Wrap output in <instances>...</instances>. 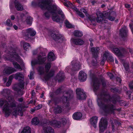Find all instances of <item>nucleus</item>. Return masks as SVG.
I'll use <instances>...</instances> for the list:
<instances>
[{"label":"nucleus","mask_w":133,"mask_h":133,"mask_svg":"<svg viewBox=\"0 0 133 133\" xmlns=\"http://www.w3.org/2000/svg\"><path fill=\"white\" fill-rule=\"evenodd\" d=\"M53 0H40L37 2H33L34 6L37 5L43 9H46L48 11L44 13L45 16L49 18L51 14L53 20L56 22L62 21L64 18V15L62 10L58 9L56 4H52Z\"/></svg>","instance_id":"1"},{"label":"nucleus","mask_w":133,"mask_h":133,"mask_svg":"<svg viewBox=\"0 0 133 133\" xmlns=\"http://www.w3.org/2000/svg\"><path fill=\"white\" fill-rule=\"evenodd\" d=\"M17 104V102L12 96H8L5 100L3 98L0 99V105L2 106L4 105L3 110L5 112L6 117L8 116L12 112L15 116L19 115L22 116L23 115L21 107Z\"/></svg>","instance_id":"2"},{"label":"nucleus","mask_w":133,"mask_h":133,"mask_svg":"<svg viewBox=\"0 0 133 133\" xmlns=\"http://www.w3.org/2000/svg\"><path fill=\"white\" fill-rule=\"evenodd\" d=\"M97 102L98 106L106 113H112L115 109V106L111 103L115 104L116 102V98L114 97H111L109 95L105 92L98 95Z\"/></svg>","instance_id":"3"},{"label":"nucleus","mask_w":133,"mask_h":133,"mask_svg":"<svg viewBox=\"0 0 133 133\" xmlns=\"http://www.w3.org/2000/svg\"><path fill=\"white\" fill-rule=\"evenodd\" d=\"M18 50L17 49H11L9 52L6 51V54L4 56V58L6 60H10L13 62V64L14 67L20 70H21L22 69L20 66L16 62H14V61H16L20 62L22 60L18 55Z\"/></svg>","instance_id":"4"},{"label":"nucleus","mask_w":133,"mask_h":133,"mask_svg":"<svg viewBox=\"0 0 133 133\" xmlns=\"http://www.w3.org/2000/svg\"><path fill=\"white\" fill-rule=\"evenodd\" d=\"M13 78L18 80L19 82V83L15 84L12 87L14 90L16 91V95L19 96H21L23 94V92L20 89H23L24 87V83L23 81L24 76L23 74L21 72H18L15 74L12 75Z\"/></svg>","instance_id":"5"},{"label":"nucleus","mask_w":133,"mask_h":133,"mask_svg":"<svg viewBox=\"0 0 133 133\" xmlns=\"http://www.w3.org/2000/svg\"><path fill=\"white\" fill-rule=\"evenodd\" d=\"M71 66H68L66 68V70L68 72L70 73L72 75L76 71L80 69L81 65L76 60H73L71 62Z\"/></svg>","instance_id":"6"},{"label":"nucleus","mask_w":133,"mask_h":133,"mask_svg":"<svg viewBox=\"0 0 133 133\" xmlns=\"http://www.w3.org/2000/svg\"><path fill=\"white\" fill-rule=\"evenodd\" d=\"M111 50L112 52L114 53L119 57L124 56L125 54L128 53L129 51L131 54L133 53V50L129 48L128 49L126 50L123 48H122L119 50L117 48H113Z\"/></svg>","instance_id":"7"},{"label":"nucleus","mask_w":133,"mask_h":133,"mask_svg":"<svg viewBox=\"0 0 133 133\" xmlns=\"http://www.w3.org/2000/svg\"><path fill=\"white\" fill-rule=\"evenodd\" d=\"M36 33L34 30L31 28H29L25 31H23L22 32L23 37L26 39L30 38L31 36H34Z\"/></svg>","instance_id":"8"},{"label":"nucleus","mask_w":133,"mask_h":133,"mask_svg":"<svg viewBox=\"0 0 133 133\" xmlns=\"http://www.w3.org/2000/svg\"><path fill=\"white\" fill-rule=\"evenodd\" d=\"M72 91H69L68 92L65 91L64 92V96L62 97L63 99V101L64 102V104L65 106L66 107H68L69 106V98H70L72 95Z\"/></svg>","instance_id":"9"},{"label":"nucleus","mask_w":133,"mask_h":133,"mask_svg":"<svg viewBox=\"0 0 133 133\" xmlns=\"http://www.w3.org/2000/svg\"><path fill=\"white\" fill-rule=\"evenodd\" d=\"M99 48H91V52L93 54V57L92 58L93 60L91 63L92 65L94 66H95L97 64V59L96 58L97 56L98 51L99 50Z\"/></svg>","instance_id":"10"},{"label":"nucleus","mask_w":133,"mask_h":133,"mask_svg":"<svg viewBox=\"0 0 133 133\" xmlns=\"http://www.w3.org/2000/svg\"><path fill=\"white\" fill-rule=\"evenodd\" d=\"M46 59V56L44 55L42 56L39 55L37 60H32L31 61V65L32 66L37 64H43Z\"/></svg>","instance_id":"11"},{"label":"nucleus","mask_w":133,"mask_h":133,"mask_svg":"<svg viewBox=\"0 0 133 133\" xmlns=\"http://www.w3.org/2000/svg\"><path fill=\"white\" fill-rule=\"evenodd\" d=\"M107 126V122L105 118H102L99 123V127L100 133L103 132Z\"/></svg>","instance_id":"12"},{"label":"nucleus","mask_w":133,"mask_h":133,"mask_svg":"<svg viewBox=\"0 0 133 133\" xmlns=\"http://www.w3.org/2000/svg\"><path fill=\"white\" fill-rule=\"evenodd\" d=\"M77 98L79 100L85 99L86 98V95L83 90L81 88H78L76 90Z\"/></svg>","instance_id":"13"},{"label":"nucleus","mask_w":133,"mask_h":133,"mask_svg":"<svg viewBox=\"0 0 133 133\" xmlns=\"http://www.w3.org/2000/svg\"><path fill=\"white\" fill-rule=\"evenodd\" d=\"M51 35L53 39L58 42H61L63 40V37L58 33H52Z\"/></svg>","instance_id":"14"},{"label":"nucleus","mask_w":133,"mask_h":133,"mask_svg":"<svg viewBox=\"0 0 133 133\" xmlns=\"http://www.w3.org/2000/svg\"><path fill=\"white\" fill-rule=\"evenodd\" d=\"M71 41L72 43L76 45H81L84 43V41L82 39L79 38H72Z\"/></svg>","instance_id":"15"},{"label":"nucleus","mask_w":133,"mask_h":133,"mask_svg":"<svg viewBox=\"0 0 133 133\" xmlns=\"http://www.w3.org/2000/svg\"><path fill=\"white\" fill-rule=\"evenodd\" d=\"M16 71V70L13 68L7 66L6 67L3 72L6 74L9 75Z\"/></svg>","instance_id":"16"},{"label":"nucleus","mask_w":133,"mask_h":133,"mask_svg":"<svg viewBox=\"0 0 133 133\" xmlns=\"http://www.w3.org/2000/svg\"><path fill=\"white\" fill-rule=\"evenodd\" d=\"M87 78V75L85 72L82 71L79 72L78 78L81 81H84L86 80Z\"/></svg>","instance_id":"17"},{"label":"nucleus","mask_w":133,"mask_h":133,"mask_svg":"<svg viewBox=\"0 0 133 133\" xmlns=\"http://www.w3.org/2000/svg\"><path fill=\"white\" fill-rule=\"evenodd\" d=\"M93 82L94 90L95 91L99 88V81L98 78H95L93 79Z\"/></svg>","instance_id":"18"},{"label":"nucleus","mask_w":133,"mask_h":133,"mask_svg":"<svg viewBox=\"0 0 133 133\" xmlns=\"http://www.w3.org/2000/svg\"><path fill=\"white\" fill-rule=\"evenodd\" d=\"M61 123L60 121H57L56 120H54L52 121H47L46 122V124L50 125L54 127H59Z\"/></svg>","instance_id":"19"},{"label":"nucleus","mask_w":133,"mask_h":133,"mask_svg":"<svg viewBox=\"0 0 133 133\" xmlns=\"http://www.w3.org/2000/svg\"><path fill=\"white\" fill-rule=\"evenodd\" d=\"M80 10L82 12H83L86 14L87 17V20L90 21L91 22L95 21L96 20V17L94 16H89L86 14L87 13V11L84 8L81 9Z\"/></svg>","instance_id":"20"},{"label":"nucleus","mask_w":133,"mask_h":133,"mask_svg":"<svg viewBox=\"0 0 133 133\" xmlns=\"http://www.w3.org/2000/svg\"><path fill=\"white\" fill-rule=\"evenodd\" d=\"M96 15H97L96 21L97 22L100 23L103 19L104 16L99 10H97L96 12Z\"/></svg>","instance_id":"21"},{"label":"nucleus","mask_w":133,"mask_h":133,"mask_svg":"<svg viewBox=\"0 0 133 133\" xmlns=\"http://www.w3.org/2000/svg\"><path fill=\"white\" fill-rule=\"evenodd\" d=\"M64 107L61 105L56 106L54 108V111L56 114L60 113L63 110Z\"/></svg>","instance_id":"22"},{"label":"nucleus","mask_w":133,"mask_h":133,"mask_svg":"<svg viewBox=\"0 0 133 133\" xmlns=\"http://www.w3.org/2000/svg\"><path fill=\"white\" fill-rule=\"evenodd\" d=\"M43 133H55L54 130L50 127H46L43 128Z\"/></svg>","instance_id":"23"},{"label":"nucleus","mask_w":133,"mask_h":133,"mask_svg":"<svg viewBox=\"0 0 133 133\" xmlns=\"http://www.w3.org/2000/svg\"><path fill=\"white\" fill-rule=\"evenodd\" d=\"M126 26H124L120 31V35L122 36H126L128 32Z\"/></svg>","instance_id":"24"},{"label":"nucleus","mask_w":133,"mask_h":133,"mask_svg":"<svg viewBox=\"0 0 133 133\" xmlns=\"http://www.w3.org/2000/svg\"><path fill=\"white\" fill-rule=\"evenodd\" d=\"M15 7L18 11H22L23 9L22 5L17 1H15L14 2Z\"/></svg>","instance_id":"25"},{"label":"nucleus","mask_w":133,"mask_h":133,"mask_svg":"<svg viewBox=\"0 0 133 133\" xmlns=\"http://www.w3.org/2000/svg\"><path fill=\"white\" fill-rule=\"evenodd\" d=\"M98 120V118L96 116H94L91 118L90 122L91 124L95 128L96 127V124Z\"/></svg>","instance_id":"26"},{"label":"nucleus","mask_w":133,"mask_h":133,"mask_svg":"<svg viewBox=\"0 0 133 133\" xmlns=\"http://www.w3.org/2000/svg\"><path fill=\"white\" fill-rule=\"evenodd\" d=\"M82 115L81 113L77 112L73 114L72 117L75 120H78L82 118Z\"/></svg>","instance_id":"27"},{"label":"nucleus","mask_w":133,"mask_h":133,"mask_svg":"<svg viewBox=\"0 0 133 133\" xmlns=\"http://www.w3.org/2000/svg\"><path fill=\"white\" fill-rule=\"evenodd\" d=\"M48 60L49 61H52L55 60L56 57L54 53L52 52H49L48 55Z\"/></svg>","instance_id":"28"},{"label":"nucleus","mask_w":133,"mask_h":133,"mask_svg":"<svg viewBox=\"0 0 133 133\" xmlns=\"http://www.w3.org/2000/svg\"><path fill=\"white\" fill-rule=\"evenodd\" d=\"M11 91L9 89H4L1 91V94L4 96H8L11 92Z\"/></svg>","instance_id":"29"},{"label":"nucleus","mask_w":133,"mask_h":133,"mask_svg":"<svg viewBox=\"0 0 133 133\" xmlns=\"http://www.w3.org/2000/svg\"><path fill=\"white\" fill-rule=\"evenodd\" d=\"M21 45L23 46L24 49L26 50L30 47V45L28 43L22 41L21 43Z\"/></svg>","instance_id":"30"},{"label":"nucleus","mask_w":133,"mask_h":133,"mask_svg":"<svg viewBox=\"0 0 133 133\" xmlns=\"http://www.w3.org/2000/svg\"><path fill=\"white\" fill-rule=\"evenodd\" d=\"M54 71L52 70H51L49 74L45 75L44 77V78L45 80H48L49 78L53 76L54 74Z\"/></svg>","instance_id":"31"},{"label":"nucleus","mask_w":133,"mask_h":133,"mask_svg":"<svg viewBox=\"0 0 133 133\" xmlns=\"http://www.w3.org/2000/svg\"><path fill=\"white\" fill-rule=\"evenodd\" d=\"M21 133H31V129L28 126L25 127Z\"/></svg>","instance_id":"32"},{"label":"nucleus","mask_w":133,"mask_h":133,"mask_svg":"<svg viewBox=\"0 0 133 133\" xmlns=\"http://www.w3.org/2000/svg\"><path fill=\"white\" fill-rule=\"evenodd\" d=\"M74 36L76 37H81L83 35L82 32L80 31L76 30L73 33Z\"/></svg>","instance_id":"33"},{"label":"nucleus","mask_w":133,"mask_h":133,"mask_svg":"<svg viewBox=\"0 0 133 133\" xmlns=\"http://www.w3.org/2000/svg\"><path fill=\"white\" fill-rule=\"evenodd\" d=\"M39 122V121L37 117L34 118H33L32 121V124L35 125H37L38 124Z\"/></svg>","instance_id":"34"},{"label":"nucleus","mask_w":133,"mask_h":133,"mask_svg":"<svg viewBox=\"0 0 133 133\" xmlns=\"http://www.w3.org/2000/svg\"><path fill=\"white\" fill-rule=\"evenodd\" d=\"M37 70L40 75H42L44 73V71L43 67L39 66L37 69Z\"/></svg>","instance_id":"35"},{"label":"nucleus","mask_w":133,"mask_h":133,"mask_svg":"<svg viewBox=\"0 0 133 133\" xmlns=\"http://www.w3.org/2000/svg\"><path fill=\"white\" fill-rule=\"evenodd\" d=\"M73 9L76 11L77 13L82 18H83L84 17V15L82 13V12H81L79 11H78L77 8L74 7Z\"/></svg>","instance_id":"36"},{"label":"nucleus","mask_w":133,"mask_h":133,"mask_svg":"<svg viewBox=\"0 0 133 133\" xmlns=\"http://www.w3.org/2000/svg\"><path fill=\"white\" fill-rule=\"evenodd\" d=\"M13 78V77L12 75L10 76L9 77L8 81L6 84L7 86L9 87L10 85Z\"/></svg>","instance_id":"37"},{"label":"nucleus","mask_w":133,"mask_h":133,"mask_svg":"<svg viewBox=\"0 0 133 133\" xmlns=\"http://www.w3.org/2000/svg\"><path fill=\"white\" fill-rule=\"evenodd\" d=\"M51 66V63H48L45 66V71L46 73L48 72Z\"/></svg>","instance_id":"38"},{"label":"nucleus","mask_w":133,"mask_h":133,"mask_svg":"<svg viewBox=\"0 0 133 133\" xmlns=\"http://www.w3.org/2000/svg\"><path fill=\"white\" fill-rule=\"evenodd\" d=\"M65 23L66 27L68 28H71L73 27V26L67 20H66L65 22Z\"/></svg>","instance_id":"39"},{"label":"nucleus","mask_w":133,"mask_h":133,"mask_svg":"<svg viewBox=\"0 0 133 133\" xmlns=\"http://www.w3.org/2000/svg\"><path fill=\"white\" fill-rule=\"evenodd\" d=\"M114 123L115 125L118 124V125H119L120 124V123L118 122L115 119L111 123L112 128L113 130L114 129Z\"/></svg>","instance_id":"40"},{"label":"nucleus","mask_w":133,"mask_h":133,"mask_svg":"<svg viewBox=\"0 0 133 133\" xmlns=\"http://www.w3.org/2000/svg\"><path fill=\"white\" fill-rule=\"evenodd\" d=\"M26 21L27 24L31 25L32 22V18L30 17H28L26 19Z\"/></svg>","instance_id":"41"},{"label":"nucleus","mask_w":133,"mask_h":133,"mask_svg":"<svg viewBox=\"0 0 133 133\" xmlns=\"http://www.w3.org/2000/svg\"><path fill=\"white\" fill-rule=\"evenodd\" d=\"M109 52L108 51H105L103 54V58L104 60H106L108 56L109 55Z\"/></svg>","instance_id":"42"},{"label":"nucleus","mask_w":133,"mask_h":133,"mask_svg":"<svg viewBox=\"0 0 133 133\" xmlns=\"http://www.w3.org/2000/svg\"><path fill=\"white\" fill-rule=\"evenodd\" d=\"M6 25L9 26H12V24L10 20L9 19H8L6 21Z\"/></svg>","instance_id":"43"},{"label":"nucleus","mask_w":133,"mask_h":133,"mask_svg":"<svg viewBox=\"0 0 133 133\" xmlns=\"http://www.w3.org/2000/svg\"><path fill=\"white\" fill-rule=\"evenodd\" d=\"M115 18V16H112V15H110L108 17V19L109 20H110L111 21H113L114 20Z\"/></svg>","instance_id":"44"},{"label":"nucleus","mask_w":133,"mask_h":133,"mask_svg":"<svg viewBox=\"0 0 133 133\" xmlns=\"http://www.w3.org/2000/svg\"><path fill=\"white\" fill-rule=\"evenodd\" d=\"M123 65L125 70H128L129 67V66L128 64L127 63L124 62L123 63Z\"/></svg>","instance_id":"45"},{"label":"nucleus","mask_w":133,"mask_h":133,"mask_svg":"<svg viewBox=\"0 0 133 133\" xmlns=\"http://www.w3.org/2000/svg\"><path fill=\"white\" fill-rule=\"evenodd\" d=\"M34 72H31L30 74L29 78L30 79H32L34 78V76L33 75Z\"/></svg>","instance_id":"46"},{"label":"nucleus","mask_w":133,"mask_h":133,"mask_svg":"<svg viewBox=\"0 0 133 133\" xmlns=\"http://www.w3.org/2000/svg\"><path fill=\"white\" fill-rule=\"evenodd\" d=\"M42 107L41 104H38L35 108V110H38L40 109Z\"/></svg>","instance_id":"47"},{"label":"nucleus","mask_w":133,"mask_h":133,"mask_svg":"<svg viewBox=\"0 0 133 133\" xmlns=\"http://www.w3.org/2000/svg\"><path fill=\"white\" fill-rule=\"evenodd\" d=\"M23 97H21L19 98H18L17 99V101L19 102H22L23 101Z\"/></svg>","instance_id":"48"},{"label":"nucleus","mask_w":133,"mask_h":133,"mask_svg":"<svg viewBox=\"0 0 133 133\" xmlns=\"http://www.w3.org/2000/svg\"><path fill=\"white\" fill-rule=\"evenodd\" d=\"M108 75L109 76L111 79H112L113 77V75L111 73L108 72Z\"/></svg>","instance_id":"49"},{"label":"nucleus","mask_w":133,"mask_h":133,"mask_svg":"<svg viewBox=\"0 0 133 133\" xmlns=\"http://www.w3.org/2000/svg\"><path fill=\"white\" fill-rule=\"evenodd\" d=\"M62 123L63 124H65L66 123V120L65 118L62 119Z\"/></svg>","instance_id":"50"},{"label":"nucleus","mask_w":133,"mask_h":133,"mask_svg":"<svg viewBox=\"0 0 133 133\" xmlns=\"http://www.w3.org/2000/svg\"><path fill=\"white\" fill-rule=\"evenodd\" d=\"M129 86L131 89H133V81L129 84Z\"/></svg>","instance_id":"51"},{"label":"nucleus","mask_w":133,"mask_h":133,"mask_svg":"<svg viewBox=\"0 0 133 133\" xmlns=\"http://www.w3.org/2000/svg\"><path fill=\"white\" fill-rule=\"evenodd\" d=\"M7 79L8 78L7 77H5L3 78V80L4 83H5L6 82Z\"/></svg>","instance_id":"52"},{"label":"nucleus","mask_w":133,"mask_h":133,"mask_svg":"<svg viewBox=\"0 0 133 133\" xmlns=\"http://www.w3.org/2000/svg\"><path fill=\"white\" fill-rule=\"evenodd\" d=\"M105 60H104L103 58V59L101 61V64L102 65H103L104 63V61Z\"/></svg>","instance_id":"53"},{"label":"nucleus","mask_w":133,"mask_h":133,"mask_svg":"<svg viewBox=\"0 0 133 133\" xmlns=\"http://www.w3.org/2000/svg\"><path fill=\"white\" fill-rule=\"evenodd\" d=\"M130 26L131 29V31L132 32L133 34V26L131 24H130L129 25Z\"/></svg>","instance_id":"54"},{"label":"nucleus","mask_w":133,"mask_h":133,"mask_svg":"<svg viewBox=\"0 0 133 133\" xmlns=\"http://www.w3.org/2000/svg\"><path fill=\"white\" fill-rule=\"evenodd\" d=\"M35 91L34 90H33L32 91V96H33L35 95Z\"/></svg>","instance_id":"55"},{"label":"nucleus","mask_w":133,"mask_h":133,"mask_svg":"<svg viewBox=\"0 0 133 133\" xmlns=\"http://www.w3.org/2000/svg\"><path fill=\"white\" fill-rule=\"evenodd\" d=\"M61 91V89L60 88H59L57 89L56 91V92L57 93H59Z\"/></svg>","instance_id":"56"},{"label":"nucleus","mask_w":133,"mask_h":133,"mask_svg":"<svg viewBox=\"0 0 133 133\" xmlns=\"http://www.w3.org/2000/svg\"><path fill=\"white\" fill-rule=\"evenodd\" d=\"M125 7H126L127 8H129L130 7V5L128 4H125Z\"/></svg>","instance_id":"57"},{"label":"nucleus","mask_w":133,"mask_h":133,"mask_svg":"<svg viewBox=\"0 0 133 133\" xmlns=\"http://www.w3.org/2000/svg\"><path fill=\"white\" fill-rule=\"evenodd\" d=\"M15 17L14 15H12L11 17V19L12 20H14V19Z\"/></svg>","instance_id":"58"},{"label":"nucleus","mask_w":133,"mask_h":133,"mask_svg":"<svg viewBox=\"0 0 133 133\" xmlns=\"http://www.w3.org/2000/svg\"><path fill=\"white\" fill-rule=\"evenodd\" d=\"M24 14H21L20 15V16L21 17V18H23L24 16Z\"/></svg>","instance_id":"59"},{"label":"nucleus","mask_w":133,"mask_h":133,"mask_svg":"<svg viewBox=\"0 0 133 133\" xmlns=\"http://www.w3.org/2000/svg\"><path fill=\"white\" fill-rule=\"evenodd\" d=\"M117 81H118L119 83H121V79L119 78L118 77L117 78Z\"/></svg>","instance_id":"60"},{"label":"nucleus","mask_w":133,"mask_h":133,"mask_svg":"<svg viewBox=\"0 0 133 133\" xmlns=\"http://www.w3.org/2000/svg\"><path fill=\"white\" fill-rule=\"evenodd\" d=\"M51 102H52V103H53V101H51V100H49V101H48V104L49 105H50V103H51Z\"/></svg>","instance_id":"61"},{"label":"nucleus","mask_w":133,"mask_h":133,"mask_svg":"<svg viewBox=\"0 0 133 133\" xmlns=\"http://www.w3.org/2000/svg\"><path fill=\"white\" fill-rule=\"evenodd\" d=\"M13 27L14 29L16 30H17L18 28L17 26L16 25H14L13 26Z\"/></svg>","instance_id":"62"},{"label":"nucleus","mask_w":133,"mask_h":133,"mask_svg":"<svg viewBox=\"0 0 133 133\" xmlns=\"http://www.w3.org/2000/svg\"><path fill=\"white\" fill-rule=\"evenodd\" d=\"M65 2H64V5L65 6H68V4H67V3H68V1H67V2H66L65 1Z\"/></svg>","instance_id":"63"},{"label":"nucleus","mask_w":133,"mask_h":133,"mask_svg":"<svg viewBox=\"0 0 133 133\" xmlns=\"http://www.w3.org/2000/svg\"><path fill=\"white\" fill-rule=\"evenodd\" d=\"M36 110H35V108L34 109H31V111L32 112H34Z\"/></svg>","instance_id":"64"}]
</instances>
